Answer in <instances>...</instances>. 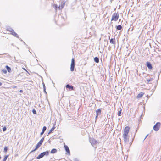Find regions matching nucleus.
Returning a JSON list of instances; mask_svg holds the SVG:
<instances>
[{
    "label": "nucleus",
    "instance_id": "nucleus-1",
    "mask_svg": "<svg viewBox=\"0 0 161 161\" xmlns=\"http://www.w3.org/2000/svg\"><path fill=\"white\" fill-rule=\"evenodd\" d=\"M44 139V138H42L41 140L39 141V142L37 143L36 146V147L33 150H32L30 153H31L33 152H34L36 151L38 148L40 147L41 145L42 142H43V141Z\"/></svg>",
    "mask_w": 161,
    "mask_h": 161
},
{
    "label": "nucleus",
    "instance_id": "nucleus-2",
    "mask_svg": "<svg viewBox=\"0 0 161 161\" xmlns=\"http://www.w3.org/2000/svg\"><path fill=\"white\" fill-rule=\"evenodd\" d=\"M49 152L48 151H47L45 152H44L40 154L36 158L37 159H40L43 157L44 156H47L49 155Z\"/></svg>",
    "mask_w": 161,
    "mask_h": 161
},
{
    "label": "nucleus",
    "instance_id": "nucleus-3",
    "mask_svg": "<svg viewBox=\"0 0 161 161\" xmlns=\"http://www.w3.org/2000/svg\"><path fill=\"white\" fill-rule=\"evenodd\" d=\"M119 17V15L118 13H114L112 15L111 21H116Z\"/></svg>",
    "mask_w": 161,
    "mask_h": 161
},
{
    "label": "nucleus",
    "instance_id": "nucleus-4",
    "mask_svg": "<svg viewBox=\"0 0 161 161\" xmlns=\"http://www.w3.org/2000/svg\"><path fill=\"white\" fill-rule=\"evenodd\" d=\"M161 123L159 122H157L153 126V130L156 131H158L160 128Z\"/></svg>",
    "mask_w": 161,
    "mask_h": 161
},
{
    "label": "nucleus",
    "instance_id": "nucleus-5",
    "mask_svg": "<svg viewBox=\"0 0 161 161\" xmlns=\"http://www.w3.org/2000/svg\"><path fill=\"white\" fill-rule=\"evenodd\" d=\"M75 66V61L74 58H72L71 60L70 66V71L72 72L74 71Z\"/></svg>",
    "mask_w": 161,
    "mask_h": 161
},
{
    "label": "nucleus",
    "instance_id": "nucleus-6",
    "mask_svg": "<svg viewBox=\"0 0 161 161\" xmlns=\"http://www.w3.org/2000/svg\"><path fill=\"white\" fill-rule=\"evenodd\" d=\"M130 130V127L129 126H126L124 130V133L123 135H128Z\"/></svg>",
    "mask_w": 161,
    "mask_h": 161
},
{
    "label": "nucleus",
    "instance_id": "nucleus-7",
    "mask_svg": "<svg viewBox=\"0 0 161 161\" xmlns=\"http://www.w3.org/2000/svg\"><path fill=\"white\" fill-rule=\"evenodd\" d=\"M128 135H123V136L124 140L125 143H127L129 142V138L128 137Z\"/></svg>",
    "mask_w": 161,
    "mask_h": 161
},
{
    "label": "nucleus",
    "instance_id": "nucleus-8",
    "mask_svg": "<svg viewBox=\"0 0 161 161\" xmlns=\"http://www.w3.org/2000/svg\"><path fill=\"white\" fill-rule=\"evenodd\" d=\"M90 142L92 146L97 144L98 142L93 138L90 140Z\"/></svg>",
    "mask_w": 161,
    "mask_h": 161
},
{
    "label": "nucleus",
    "instance_id": "nucleus-9",
    "mask_svg": "<svg viewBox=\"0 0 161 161\" xmlns=\"http://www.w3.org/2000/svg\"><path fill=\"white\" fill-rule=\"evenodd\" d=\"M66 87L67 88L69 89L70 90H74V87L72 85H70L69 84H67L66 86Z\"/></svg>",
    "mask_w": 161,
    "mask_h": 161
},
{
    "label": "nucleus",
    "instance_id": "nucleus-10",
    "mask_svg": "<svg viewBox=\"0 0 161 161\" xmlns=\"http://www.w3.org/2000/svg\"><path fill=\"white\" fill-rule=\"evenodd\" d=\"M64 147L65 149L66 150V152L68 153V154L69 155H70V150H69L68 147V146L67 145H64Z\"/></svg>",
    "mask_w": 161,
    "mask_h": 161
},
{
    "label": "nucleus",
    "instance_id": "nucleus-11",
    "mask_svg": "<svg viewBox=\"0 0 161 161\" xmlns=\"http://www.w3.org/2000/svg\"><path fill=\"white\" fill-rule=\"evenodd\" d=\"M10 34L12 35L14 37H15L17 38H19L18 35L14 31V30L11 33H10Z\"/></svg>",
    "mask_w": 161,
    "mask_h": 161
},
{
    "label": "nucleus",
    "instance_id": "nucleus-12",
    "mask_svg": "<svg viewBox=\"0 0 161 161\" xmlns=\"http://www.w3.org/2000/svg\"><path fill=\"white\" fill-rule=\"evenodd\" d=\"M66 2L65 1H62L60 4V6L61 7V8H63L64 7L65 4Z\"/></svg>",
    "mask_w": 161,
    "mask_h": 161
},
{
    "label": "nucleus",
    "instance_id": "nucleus-13",
    "mask_svg": "<svg viewBox=\"0 0 161 161\" xmlns=\"http://www.w3.org/2000/svg\"><path fill=\"white\" fill-rule=\"evenodd\" d=\"M147 66L149 69H152V64L149 62H147Z\"/></svg>",
    "mask_w": 161,
    "mask_h": 161
},
{
    "label": "nucleus",
    "instance_id": "nucleus-14",
    "mask_svg": "<svg viewBox=\"0 0 161 161\" xmlns=\"http://www.w3.org/2000/svg\"><path fill=\"white\" fill-rule=\"evenodd\" d=\"M144 93L143 92H141L138 95H137V98H141L144 95Z\"/></svg>",
    "mask_w": 161,
    "mask_h": 161
},
{
    "label": "nucleus",
    "instance_id": "nucleus-15",
    "mask_svg": "<svg viewBox=\"0 0 161 161\" xmlns=\"http://www.w3.org/2000/svg\"><path fill=\"white\" fill-rule=\"evenodd\" d=\"M6 30L11 33L14 30L10 27L8 26L7 27Z\"/></svg>",
    "mask_w": 161,
    "mask_h": 161
},
{
    "label": "nucleus",
    "instance_id": "nucleus-16",
    "mask_svg": "<svg viewBox=\"0 0 161 161\" xmlns=\"http://www.w3.org/2000/svg\"><path fill=\"white\" fill-rule=\"evenodd\" d=\"M96 114H98V115L100 114L101 113V110L100 109H99L97 110H96Z\"/></svg>",
    "mask_w": 161,
    "mask_h": 161
},
{
    "label": "nucleus",
    "instance_id": "nucleus-17",
    "mask_svg": "<svg viewBox=\"0 0 161 161\" xmlns=\"http://www.w3.org/2000/svg\"><path fill=\"white\" fill-rule=\"evenodd\" d=\"M57 150L55 148L52 149L51 151V153L52 154L55 153H57Z\"/></svg>",
    "mask_w": 161,
    "mask_h": 161
},
{
    "label": "nucleus",
    "instance_id": "nucleus-18",
    "mask_svg": "<svg viewBox=\"0 0 161 161\" xmlns=\"http://www.w3.org/2000/svg\"><path fill=\"white\" fill-rule=\"evenodd\" d=\"M94 61L96 63H98L99 62V59L98 58L96 57L94 58Z\"/></svg>",
    "mask_w": 161,
    "mask_h": 161
},
{
    "label": "nucleus",
    "instance_id": "nucleus-19",
    "mask_svg": "<svg viewBox=\"0 0 161 161\" xmlns=\"http://www.w3.org/2000/svg\"><path fill=\"white\" fill-rule=\"evenodd\" d=\"M55 128V125H54L52 127V128L49 131V132L48 133V134H50L51 133H52V132L54 130Z\"/></svg>",
    "mask_w": 161,
    "mask_h": 161
},
{
    "label": "nucleus",
    "instance_id": "nucleus-20",
    "mask_svg": "<svg viewBox=\"0 0 161 161\" xmlns=\"http://www.w3.org/2000/svg\"><path fill=\"white\" fill-rule=\"evenodd\" d=\"M110 42V43L114 44L115 43V38L111 39Z\"/></svg>",
    "mask_w": 161,
    "mask_h": 161
},
{
    "label": "nucleus",
    "instance_id": "nucleus-21",
    "mask_svg": "<svg viewBox=\"0 0 161 161\" xmlns=\"http://www.w3.org/2000/svg\"><path fill=\"white\" fill-rule=\"evenodd\" d=\"M6 68L7 71L9 72H11V69L10 67H9V66H8V65H6Z\"/></svg>",
    "mask_w": 161,
    "mask_h": 161
},
{
    "label": "nucleus",
    "instance_id": "nucleus-22",
    "mask_svg": "<svg viewBox=\"0 0 161 161\" xmlns=\"http://www.w3.org/2000/svg\"><path fill=\"white\" fill-rule=\"evenodd\" d=\"M122 28V26L121 25H119L116 26V29L119 30H121Z\"/></svg>",
    "mask_w": 161,
    "mask_h": 161
},
{
    "label": "nucleus",
    "instance_id": "nucleus-23",
    "mask_svg": "<svg viewBox=\"0 0 161 161\" xmlns=\"http://www.w3.org/2000/svg\"><path fill=\"white\" fill-rule=\"evenodd\" d=\"M153 78H150L147 80V83H149V82L152 81Z\"/></svg>",
    "mask_w": 161,
    "mask_h": 161
},
{
    "label": "nucleus",
    "instance_id": "nucleus-24",
    "mask_svg": "<svg viewBox=\"0 0 161 161\" xmlns=\"http://www.w3.org/2000/svg\"><path fill=\"white\" fill-rule=\"evenodd\" d=\"M53 7L56 10H57L58 5L57 4H54L53 5Z\"/></svg>",
    "mask_w": 161,
    "mask_h": 161
},
{
    "label": "nucleus",
    "instance_id": "nucleus-25",
    "mask_svg": "<svg viewBox=\"0 0 161 161\" xmlns=\"http://www.w3.org/2000/svg\"><path fill=\"white\" fill-rule=\"evenodd\" d=\"M47 129V127L46 126H44L43 127L42 129V131L44 132Z\"/></svg>",
    "mask_w": 161,
    "mask_h": 161
},
{
    "label": "nucleus",
    "instance_id": "nucleus-26",
    "mask_svg": "<svg viewBox=\"0 0 161 161\" xmlns=\"http://www.w3.org/2000/svg\"><path fill=\"white\" fill-rule=\"evenodd\" d=\"M8 155L5 156L3 160V161H6V160L8 157Z\"/></svg>",
    "mask_w": 161,
    "mask_h": 161
},
{
    "label": "nucleus",
    "instance_id": "nucleus-27",
    "mask_svg": "<svg viewBox=\"0 0 161 161\" xmlns=\"http://www.w3.org/2000/svg\"><path fill=\"white\" fill-rule=\"evenodd\" d=\"M121 110H120L119 111L118 113V116H120L121 115Z\"/></svg>",
    "mask_w": 161,
    "mask_h": 161
},
{
    "label": "nucleus",
    "instance_id": "nucleus-28",
    "mask_svg": "<svg viewBox=\"0 0 161 161\" xmlns=\"http://www.w3.org/2000/svg\"><path fill=\"white\" fill-rule=\"evenodd\" d=\"M7 128L5 126H4L3 128V131H5L6 130Z\"/></svg>",
    "mask_w": 161,
    "mask_h": 161
},
{
    "label": "nucleus",
    "instance_id": "nucleus-29",
    "mask_svg": "<svg viewBox=\"0 0 161 161\" xmlns=\"http://www.w3.org/2000/svg\"><path fill=\"white\" fill-rule=\"evenodd\" d=\"M4 151L5 152H7V151H8V147H5L4 148Z\"/></svg>",
    "mask_w": 161,
    "mask_h": 161
},
{
    "label": "nucleus",
    "instance_id": "nucleus-30",
    "mask_svg": "<svg viewBox=\"0 0 161 161\" xmlns=\"http://www.w3.org/2000/svg\"><path fill=\"white\" fill-rule=\"evenodd\" d=\"M32 112L34 114H36V111L35 109H33L32 110Z\"/></svg>",
    "mask_w": 161,
    "mask_h": 161
},
{
    "label": "nucleus",
    "instance_id": "nucleus-31",
    "mask_svg": "<svg viewBox=\"0 0 161 161\" xmlns=\"http://www.w3.org/2000/svg\"><path fill=\"white\" fill-rule=\"evenodd\" d=\"M42 85H43V88H46V87H45L44 83L43 82H42Z\"/></svg>",
    "mask_w": 161,
    "mask_h": 161
},
{
    "label": "nucleus",
    "instance_id": "nucleus-32",
    "mask_svg": "<svg viewBox=\"0 0 161 161\" xmlns=\"http://www.w3.org/2000/svg\"><path fill=\"white\" fill-rule=\"evenodd\" d=\"M43 91H44V92L46 94H47V92H46V88H43Z\"/></svg>",
    "mask_w": 161,
    "mask_h": 161
},
{
    "label": "nucleus",
    "instance_id": "nucleus-33",
    "mask_svg": "<svg viewBox=\"0 0 161 161\" xmlns=\"http://www.w3.org/2000/svg\"><path fill=\"white\" fill-rule=\"evenodd\" d=\"M57 9H58V10H60V9H62V8H61V7L60 6V5H59V6H58Z\"/></svg>",
    "mask_w": 161,
    "mask_h": 161
},
{
    "label": "nucleus",
    "instance_id": "nucleus-34",
    "mask_svg": "<svg viewBox=\"0 0 161 161\" xmlns=\"http://www.w3.org/2000/svg\"><path fill=\"white\" fill-rule=\"evenodd\" d=\"M74 161H79V160L77 158H75L74 159Z\"/></svg>",
    "mask_w": 161,
    "mask_h": 161
},
{
    "label": "nucleus",
    "instance_id": "nucleus-35",
    "mask_svg": "<svg viewBox=\"0 0 161 161\" xmlns=\"http://www.w3.org/2000/svg\"><path fill=\"white\" fill-rule=\"evenodd\" d=\"M3 72L4 74H6L7 73V71L6 70H3Z\"/></svg>",
    "mask_w": 161,
    "mask_h": 161
},
{
    "label": "nucleus",
    "instance_id": "nucleus-36",
    "mask_svg": "<svg viewBox=\"0 0 161 161\" xmlns=\"http://www.w3.org/2000/svg\"><path fill=\"white\" fill-rule=\"evenodd\" d=\"M99 115H98V114H96V117H95V119H96V120H97V117H98V116ZM95 122H96V120H95Z\"/></svg>",
    "mask_w": 161,
    "mask_h": 161
},
{
    "label": "nucleus",
    "instance_id": "nucleus-37",
    "mask_svg": "<svg viewBox=\"0 0 161 161\" xmlns=\"http://www.w3.org/2000/svg\"><path fill=\"white\" fill-rule=\"evenodd\" d=\"M44 132H43V131H42V132L40 133V135L41 136H42L44 133Z\"/></svg>",
    "mask_w": 161,
    "mask_h": 161
},
{
    "label": "nucleus",
    "instance_id": "nucleus-38",
    "mask_svg": "<svg viewBox=\"0 0 161 161\" xmlns=\"http://www.w3.org/2000/svg\"><path fill=\"white\" fill-rule=\"evenodd\" d=\"M148 134H147L146 136L145 137V138L144 139V140H143V141L146 139V138L147 137V136H148Z\"/></svg>",
    "mask_w": 161,
    "mask_h": 161
},
{
    "label": "nucleus",
    "instance_id": "nucleus-39",
    "mask_svg": "<svg viewBox=\"0 0 161 161\" xmlns=\"http://www.w3.org/2000/svg\"><path fill=\"white\" fill-rule=\"evenodd\" d=\"M23 92V91L22 90H20L19 91V92L20 93H22V92Z\"/></svg>",
    "mask_w": 161,
    "mask_h": 161
},
{
    "label": "nucleus",
    "instance_id": "nucleus-40",
    "mask_svg": "<svg viewBox=\"0 0 161 161\" xmlns=\"http://www.w3.org/2000/svg\"><path fill=\"white\" fill-rule=\"evenodd\" d=\"M2 83L0 82V86H2Z\"/></svg>",
    "mask_w": 161,
    "mask_h": 161
},
{
    "label": "nucleus",
    "instance_id": "nucleus-41",
    "mask_svg": "<svg viewBox=\"0 0 161 161\" xmlns=\"http://www.w3.org/2000/svg\"><path fill=\"white\" fill-rule=\"evenodd\" d=\"M19 40H21V41H22V40H21V39H19Z\"/></svg>",
    "mask_w": 161,
    "mask_h": 161
},
{
    "label": "nucleus",
    "instance_id": "nucleus-42",
    "mask_svg": "<svg viewBox=\"0 0 161 161\" xmlns=\"http://www.w3.org/2000/svg\"><path fill=\"white\" fill-rule=\"evenodd\" d=\"M19 40H21V41H22V40H21V39H19Z\"/></svg>",
    "mask_w": 161,
    "mask_h": 161
},
{
    "label": "nucleus",
    "instance_id": "nucleus-43",
    "mask_svg": "<svg viewBox=\"0 0 161 161\" xmlns=\"http://www.w3.org/2000/svg\"><path fill=\"white\" fill-rule=\"evenodd\" d=\"M19 40H21V41H22V40H21V39H19Z\"/></svg>",
    "mask_w": 161,
    "mask_h": 161
}]
</instances>
